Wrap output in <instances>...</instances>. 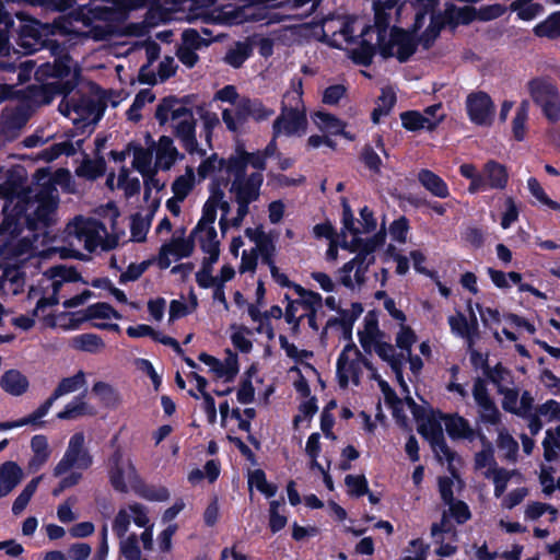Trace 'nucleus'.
<instances>
[{"label":"nucleus","instance_id":"nucleus-1","mask_svg":"<svg viewBox=\"0 0 560 560\" xmlns=\"http://www.w3.org/2000/svg\"><path fill=\"white\" fill-rule=\"evenodd\" d=\"M175 95L163 97L155 109V118L160 126H164L170 119L176 121L173 125V133L179 140L182 147L189 153L205 155L206 151L198 148L196 138V119L192 109L186 106H177Z\"/></svg>","mask_w":560,"mask_h":560},{"label":"nucleus","instance_id":"nucleus-2","mask_svg":"<svg viewBox=\"0 0 560 560\" xmlns=\"http://www.w3.org/2000/svg\"><path fill=\"white\" fill-rule=\"evenodd\" d=\"M532 101L541 109L542 116L550 122L560 121V92L548 77H535L527 84Z\"/></svg>","mask_w":560,"mask_h":560},{"label":"nucleus","instance_id":"nucleus-3","mask_svg":"<svg viewBox=\"0 0 560 560\" xmlns=\"http://www.w3.org/2000/svg\"><path fill=\"white\" fill-rule=\"evenodd\" d=\"M419 45V36L402 27L393 26L389 39L381 45L378 52L384 59L396 57L400 63H405L416 54Z\"/></svg>","mask_w":560,"mask_h":560},{"label":"nucleus","instance_id":"nucleus-4","mask_svg":"<svg viewBox=\"0 0 560 560\" xmlns=\"http://www.w3.org/2000/svg\"><path fill=\"white\" fill-rule=\"evenodd\" d=\"M93 464V456L85 447V436L83 432L74 433L68 443L62 458L57 463L54 468V476L60 477L68 470L75 467L78 469L86 470Z\"/></svg>","mask_w":560,"mask_h":560},{"label":"nucleus","instance_id":"nucleus-5","mask_svg":"<svg viewBox=\"0 0 560 560\" xmlns=\"http://www.w3.org/2000/svg\"><path fill=\"white\" fill-rule=\"evenodd\" d=\"M307 126L306 112L287 109L285 106H281L280 115L272 122V133L275 138L280 136L301 137L305 135Z\"/></svg>","mask_w":560,"mask_h":560},{"label":"nucleus","instance_id":"nucleus-6","mask_svg":"<svg viewBox=\"0 0 560 560\" xmlns=\"http://www.w3.org/2000/svg\"><path fill=\"white\" fill-rule=\"evenodd\" d=\"M494 103L483 91L471 92L466 98V112L469 120L477 126H491L494 116Z\"/></svg>","mask_w":560,"mask_h":560},{"label":"nucleus","instance_id":"nucleus-7","mask_svg":"<svg viewBox=\"0 0 560 560\" xmlns=\"http://www.w3.org/2000/svg\"><path fill=\"white\" fill-rule=\"evenodd\" d=\"M73 113H75L79 118L73 122L77 128H81L91 125L97 124L104 116V113L107 107L106 96L95 100L89 95L81 94L79 97H75V104L72 106Z\"/></svg>","mask_w":560,"mask_h":560},{"label":"nucleus","instance_id":"nucleus-8","mask_svg":"<svg viewBox=\"0 0 560 560\" xmlns=\"http://www.w3.org/2000/svg\"><path fill=\"white\" fill-rule=\"evenodd\" d=\"M57 208L58 198L50 195L39 198L36 209L26 217V229L36 232L40 229L50 228L55 223L52 215Z\"/></svg>","mask_w":560,"mask_h":560},{"label":"nucleus","instance_id":"nucleus-9","mask_svg":"<svg viewBox=\"0 0 560 560\" xmlns=\"http://www.w3.org/2000/svg\"><path fill=\"white\" fill-rule=\"evenodd\" d=\"M72 57L69 52L65 51L57 56L52 62L42 63L36 72L37 80H45L48 78L58 79L57 81H65L71 74Z\"/></svg>","mask_w":560,"mask_h":560},{"label":"nucleus","instance_id":"nucleus-10","mask_svg":"<svg viewBox=\"0 0 560 560\" xmlns=\"http://www.w3.org/2000/svg\"><path fill=\"white\" fill-rule=\"evenodd\" d=\"M80 78V69H75L72 78L66 81H55L43 84L39 94L44 104H49L56 96L68 97L77 88Z\"/></svg>","mask_w":560,"mask_h":560},{"label":"nucleus","instance_id":"nucleus-11","mask_svg":"<svg viewBox=\"0 0 560 560\" xmlns=\"http://www.w3.org/2000/svg\"><path fill=\"white\" fill-rule=\"evenodd\" d=\"M445 114L440 115L436 119H430L418 110H406L400 114L402 127L408 131H419L427 129L434 131L438 126L444 120Z\"/></svg>","mask_w":560,"mask_h":560},{"label":"nucleus","instance_id":"nucleus-12","mask_svg":"<svg viewBox=\"0 0 560 560\" xmlns=\"http://www.w3.org/2000/svg\"><path fill=\"white\" fill-rule=\"evenodd\" d=\"M23 470L18 463L8 460L0 465V498L7 497L22 481Z\"/></svg>","mask_w":560,"mask_h":560},{"label":"nucleus","instance_id":"nucleus-13","mask_svg":"<svg viewBox=\"0 0 560 560\" xmlns=\"http://www.w3.org/2000/svg\"><path fill=\"white\" fill-rule=\"evenodd\" d=\"M124 453L117 447L108 458V478L110 486L120 493H126L128 487L125 480V469L122 466Z\"/></svg>","mask_w":560,"mask_h":560},{"label":"nucleus","instance_id":"nucleus-14","mask_svg":"<svg viewBox=\"0 0 560 560\" xmlns=\"http://www.w3.org/2000/svg\"><path fill=\"white\" fill-rule=\"evenodd\" d=\"M249 117L250 107L248 105V97H243L235 104L234 114L228 108L222 112V120L231 132H237L240 127H243Z\"/></svg>","mask_w":560,"mask_h":560},{"label":"nucleus","instance_id":"nucleus-15","mask_svg":"<svg viewBox=\"0 0 560 560\" xmlns=\"http://www.w3.org/2000/svg\"><path fill=\"white\" fill-rule=\"evenodd\" d=\"M185 156L174 147V141L168 136H161L156 149V164L163 170L168 171L177 160Z\"/></svg>","mask_w":560,"mask_h":560},{"label":"nucleus","instance_id":"nucleus-16","mask_svg":"<svg viewBox=\"0 0 560 560\" xmlns=\"http://www.w3.org/2000/svg\"><path fill=\"white\" fill-rule=\"evenodd\" d=\"M418 180L434 197L445 199L451 195L446 182L431 170L421 168Z\"/></svg>","mask_w":560,"mask_h":560},{"label":"nucleus","instance_id":"nucleus-17","mask_svg":"<svg viewBox=\"0 0 560 560\" xmlns=\"http://www.w3.org/2000/svg\"><path fill=\"white\" fill-rule=\"evenodd\" d=\"M445 430L452 440L467 439L472 441L475 439V431L471 429L469 421L457 415L444 416Z\"/></svg>","mask_w":560,"mask_h":560},{"label":"nucleus","instance_id":"nucleus-18","mask_svg":"<svg viewBox=\"0 0 560 560\" xmlns=\"http://www.w3.org/2000/svg\"><path fill=\"white\" fill-rule=\"evenodd\" d=\"M482 173L487 179L489 189H504L509 182L506 167L494 161L489 160L482 167Z\"/></svg>","mask_w":560,"mask_h":560},{"label":"nucleus","instance_id":"nucleus-19","mask_svg":"<svg viewBox=\"0 0 560 560\" xmlns=\"http://www.w3.org/2000/svg\"><path fill=\"white\" fill-rule=\"evenodd\" d=\"M28 385L27 377L18 370H8L0 378L1 388L12 396L23 395L27 390Z\"/></svg>","mask_w":560,"mask_h":560},{"label":"nucleus","instance_id":"nucleus-20","mask_svg":"<svg viewBox=\"0 0 560 560\" xmlns=\"http://www.w3.org/2000/svg\"><path fill=\"white\" fill-rule=\"evenodd\" d=\"M3 219L10 223L13 228V236H19L23 232V223L26 224L27 206L24 201L16 202L12 208H9L8 205H4L3 210Z\"/></svg>","mask_w":560,"mask_h":560},{"label":"nucleus","instance_id":"nucleus-21","mask_svg":"<svg viewBox=\"0 0 560 560\" xmlns=\"http://www.w3.org/2000/svg\"><path fill=\"white\" fill-rule=\"evenodd\" d=\"M312 119L319 130L334 136L338 132H342V128L347 126V124L336 115L325 110L314 112Z\"/></svg>","mask_w":560,"mask_h":560},{"label":"nucleus","instance_id":"nucleus-22","mask_svg":"<svg viewBox=\"0 0 560 560\" xmlns=\"http://www.w3.org/2000/svg\"><path fill=\"white\" fill-rule=\"evenodd\" d=\"M281 106H285L287 109H293L298 112H306V107L303 101V80L300 77H294L291 80V90L283 95Z\"/></svg>","mask_w":560,"mask_h":560},{"label":"nucleus","instance_id":"nucleus-23","mask_svg":"<svg viewBox=\"0 0 560 560\" xmlns=\"http://www.w3.org/2000/svg\"><path fill=\"white\" fill-rule=\"evenodd\" d=\"M445 24V18L441 13H432L430 24L419 36L420 45L424 49H430L436 38L440 36V33L444 28Z\"/></svg>","mask_w":560,"mask_h":560},{"label":"nucleus","instance_id":"nucleus-24","mask_svg":"<svg viewBox=\"0 0 560 560\" xmlns=\"http://www.w3.org/2000/svg\"><path fill=\"white\" fill-rule=\"evenodd\" d=\"M70 346L79 351L97 353L105 347V343L98 335L85 332L74 336L70 341Z\"/></svg>","mask_w":560,"mask_h":560},{"label":"nucleus","instance_id":"nucleus-25","mask_svg":"<svg viewBox=\"0 0 560 560\" xmlns=\"http://www.w3.org/2000/svg\"><path fill=\"white\" fill-rule=\"evenodd\" d=\"M529 107V101L523 100L517 106L515 116L512 120L513 138L518 142L523 141L526 137V124L528 120Z\"/></svg>","mask_w":560,"mask_h":560},{"label":"nucleus","instance_id":"nucleus-26","mask_svg":"<svg viewBox=\"0 0 560 560\" xmlns=\"http://www.w3.org/2000/svg\"><path fill=\"white\" fill-rule=\"evenodd\" d=\"M218 163L219 170H225L229 174L234 175V180L244 179L246 176L247 161L241 152H236L229 159L221 158Z\"/></svg>","mask_w":560,"mask_h":560},{"label":"nucleus","instance_id":"nucleus-27","mask_svg":"<svg viewBox=\"0 0 560 560\" xmlns=\"http://www.w3.org/2000/svg\"><path fill=\"white\" fill-rule=\"evenodd\" d=\"M131 151L133 153L132 167L138 171L142 176L151 173L152 167V151L144 149L140 143L132 142Z\"/></svg>","mask_w":560,"mask_h":560},{"label":"nucleus","instance_id":"nucleus-28","mask_svg":"<svg viewBox=\"0 0 560 560\" xmlns=\"http://www.w3.org/2000/svg\"><path fill=\"white\" fill-rule=\"evenodd\" d=\"M376 51H378L377 45H373L369 40L362 39L359 46L351 50L350 58L353 63L358 66L370 67Z\"/></svg>","mask_w":560,"mask_h":560},{"label":"nucleus","instance_id":"nucleus-29","mask_svg":"<svg viewBox=\"0 0 560 560\" xmlns=\"http://www.w3.org/2000/svg\"><path fill=\"white\" fill-rule=\"evenodd\" d=\"M483 375L497 387L498 393H502L506 388L505 384L512 382L511 371L501 362H498L494 366H489Z\"/></svg>","mask_w":560,"mask_h":560},{"label":"nucleus","instance_id":"nucleus-30","mask_svg":"<svg viewBox=\"0 0 560 560\" xmlns=\"http://www.w3.org/2000/svg\"><path fill=\"white\" fill-rule=\"evenodd\" d=\"M195 186V174L191 167L186 168V173L174 179L172 191L177 201H184Z\"/></svg>","mask_w":560,"mask_h":560},{"label":"nucleus","instance_id":"nucleus-31","mask_svg":"<svg viewBox=\"0 0 560 560\" xmlns=\"http://www.w3.org/2000/svg\"><path fill=\"white\" fill-rule=\"evenodd\" d=\"M534 34L550 39L560 37V11L551 13L545 21L538 23L534 27Z\"/></svg>","mask_w":560,"mask_h":560},{"label":"nucleus","instance_id":"nucleus-32","mask_svg":"<svg viewBox=\"0 0 560 560\" xmlns=\"http://www.w3.org/2000/svg\"><path fill=\"white\" fill-rule=\"evenodd\" d=\"M121 319L122 316L109 303L97 302L89 305L84 311V319Z\"/></svg>","mask_w":560,"mask_h":560},{"label":"nucleus","instance_id":"nucleus-33","mask_svg":"<svg viewBox=\"0 0 560 560\" xmlns=\"http://www.w3.org/2000/svg\"><path fill=\"white\" fill-rule=\"evenodd\" d=\"M253 49L250 45L238 42L235 47L229 49L224 56V62L234 69H238L252 56Z\"/></svg>","mask_w":560,"mask_h":560},{"label":"nucleus","instance_id":"nucleus-34","mask_svg":"<svg viewBox=\"0 0 560 560\" xmlns=\"http://www.w3.org/2000/svg\"><path fill=\"white\" fill-rule=\"evenodd\" d=\"M136 493L151 502H165L170 499V491L164 486L140 483L135 488Z\"/></svg>","mask_w":560,"mask_h":560},{"label":"nucleus","instance_id":"nucleus-35","mask_svg":"<svg viewBox=\"0 0 560 560\" xmlns=\"http://www.w3.org/2000/svg\"><path fill=\"white\" fill-rule=\"evenodd\" d=\"M85 384V374L79 371L73 376L63 377L52 392L54 398L58 399L61 396L78 390Z\"/></svg>","mask_w":560,"mask_h":560},{"label":"nucleus","instance_id":"nucleus-36","mask_svg":"<svg viewBox=\"0 0 560 560\" xmlns=\"http://www.w3.org/2000/svg\"><path fill=\"white\" fill-rule=\"evenodd\" d=\"M240 371L237 354L228 350V357L224 363L219 362V368L214 369L218 378L224 377L225 382H232Z\"/></svg>","mask_w":560,"mask_h":560},{"label":"nucleus","instance_id":"nucleus-37","mask_svg":"<svg viewBox=\"0 0 560 560\" xmlns=\"http://www.w3.org/2000/svg\"><path fill=\"white\" fill-rule=\"evenodd\" d=\"M45 276L49 279H57L59 278L62 282H83L88 283L83 280L81 273L78 271L75 267H67L63 265H58L50 267L46 272Z\"/></svg>","mask_w":560,"mask_h":560},{"label":"nucleus","instance_id":"nucleus-38","mask_svg":"<svg viewBox=\"0 0 560 560\" xmlns=\"http://www.w3.org/2000/svg\"><path fill=\"white\" fill-rule=\"evenodd\" d=\"M373 378L377 382L381 392L384 395L385 404L392 408L394 417H398L401 411V400L396 392L390 387L387 381L383 380L377 373L373 374Z\"/></svg>","mask_w":560,"mask_h":560},{"label":"nucleus","instance_id":"nucleus-39","mask_svg":"<svg viewBox=\"0 0 560 560\" xmlns=\"http://www.w3.org/2000/svg\"><path fill=\"white\" fill-rule=\"evenodd\" d=\"M235 194V201L252 203L259 198L260 192L253 186H249L244 179L233 180L230 188Z\"/></svg>","mask_w":560,"mask_h":560},{"label":"nucleus","instance_id":"nucleus-40","mask_svg":"<svg viewBox=\"0 0 560 560\" xmlns=\"http://www.w3.org/2000/svg\"><path fill=\"white\" fill-rule=\"evenodd\" d=\"M85 393H82L73 398L72 401L67 404L65 408L57 413L60 420H71L86 413V402L83 400Z\"/></svg>","mask_w":560,"mask_h":560},{"label":"nucleus","instance_id":"nucleus-41","mask_svg":"<svg viewBox=\"0 0 560 560\" xmlns=\"http://www.w3.org/2000/svg\"><path fill=\"white\" fill-rule=\"evenodd\" d=\"M2 117L7 129L19 130L27 124L30 114L26 108L16 107L10 112H3Z\"/></svg>","mask_w":560,"mask_h":560},{"label":"nucleus","instance_id":"nucleus-42","mask_svg":"<svg viewBox=\"0 0 560 560\" xmlns=\"http://www.w3.org/2000/svg\"><path fill=\"white\" fill-rule=\"evenodd\" d=\"M349 351H353L358 358L361 357L360 350L353 343L352 340L349 341L345 346L343 350L340 352V354L337 359V363H336V375L338 378L339 386L341 388H347V376H346V374H343L342 371H343V368L346 366V364H348V360H349L348 352Z\"/></svg>","mask_w":560,"mask_h":560},{"label":"nucleus","instance_id":"nucleus-43","mask_svg":"<svg viewBox=\"0 0 560 560\" xmlns=\"http://www.w3.org/2000/svg\"><path fill=\"white\" fill-rule=\"evenodd\" d=\"M514 470L510 471L505 468H490L486 471V478H489L493 475V483H494V497L501 498L506 490L508 482L513 476Z\"/></svg>","mask_w":560,"mask_h":560},{"label":"nucleus","instance_id":"nucleus-44","mask_svg":"<svg viewBox=\"0 0 560 560\" xmlns=\"http://www.w3.org/2000/svg\"><path fill=\"white\" fill-rule=\"evenodd\" d=\"M57 399L54 398L52 395H50L37 409H35L32 413H30L26 417L22 418L23 425H33L35 428H42L45 425V421L42 420L44 418L49 409L52 407L54 402Z\"/></svg>","mask_w":560,"mask_h":560},{"label":"nucleus","instance_id":"nucleus-45","mask_svg":"<svg viewBox=\"0 0 560 560\" xmlns=\"http://www.w3.org/2000/svg\"><path fill=\"white\" fill-rule=\"evenodd\" d=\"M385 243V233L380 231L372 237L363 238V246L357 253V257L360 259V264H364L368 257L373 256L372 254L383 246Z\"/></svg>","mask_w":560,"mask_h":560},{"label":"nucleus","instance_id":"nucleus-46","mask_svg":"<svg viewBox=\"0 0 560 560\" xmlns=\"http://www.w3.org/2000/svg\"><path fill=\"white\" fill-rule=\"evenodd\" d=\"M106 161L103 155L94 156L93 160L83 161V175L89 179H97L106 173Z\"/></svg>","mask_w":560,"mask_h":560},{"label":"nucleus","instance_id":"nucleus-47","mask_svg":"<svg viewBox=\"0 0 560 560\" xmlns=\"http://www.w3.org/2000/svg\"><path fill=\"white\" fill-rule=\"evenodd\" d=\"M345 483L350 497L360 498L369 493V483L364 475H347Z\"/></svg>","mask_w":560,"mask_h":560},{"label":"nucleus","instance_id":"nucleus-48","mask_svg":"<svg viewBox=\"0 0 560 560\" xmlns=\"http://www.w3.org/2000/svg\"><path fill=\"white\" fill-rule=\"evenodd\" d=\"M527 187L530 194L544 206H547L549 209L558 211L560 210V203L550 199L540 183L535 177H529L527 180Z\"/></svg>","mask_w":560,"mask_h":560},{"label":"nucleus","instance_id":"nucleus-49","mask_svg":"<svg viewBox=\"0 0 560 560\" xmlns=\"http://www.w3.org/2000/svg\"><path fill=\"white\" fill-rule=\"evenodd\" d=\"M194 237L195 235L190 233L187 238L178 237L173 240L172 243L167 244L171 249V254L176 256L178 259L189 257L195 248Z\"/></svg>","mask_w":560,"mask_h":560},{"label":"nucleus","instance_id":"nucleus-50","mask_svg":"<svg viewBox=\"0 0 560 560\" xmlns=\"http://www.w3.org/2000/svg\"><path fill=\"white\" fill-rule=\"evenodd\" d=\"M417 430L418 433L428 442H431L444 434L440 421L432 417H429L424 422L419 423Z\"/></svg>","mask_w":560,"mask_h":560},{"label":"nucleus","instance_id":"nucleus-51","mask_svg":"<svg viewBox=\"0 0 560 560\" xmlns=\"http://www.w3.org/2000/svg\"><path fill=\"white\" fill-rule=\"evenodd\" d=\"M118 186L125 191L127 198H131L141 190V184L138 177H129L128 170L122 167L118 176Z\"/></svg>","mask_w":560,"mask_h":560},{"label":"nucleus","instance_id":"nucleus-52","mask_svg":"<svg viewBox=\"0 0 560 560\" xmlns=\"http://www.w3.org/2000/svg\"><path fill=\"white\" fill-rule=\"evenodd\" d=\"M360 161L364 164V166L374 174L381 173L382 167V159L375 152L371 144H365L360 153Z\"/></svg>","mask_w":560,"mask_h":560},{"label":"nucleus","instance_id":"nucleus-53","mask_svg":"<svg viewBox=\"0 0 560 560\" xmlns=\"http://www.w3.org/2000/svg\"><path fill=\"white\" fill-rule=\"evenodd\" d=\"M447 505L448 511L446 512L448 513L450 517H453L458 525L465 524L471 518V512L465 501L455 500Z\"/></svg>","mask_w":560,"mask_h":560},{"label":"nucleus","instance_id":"nucleus-54","mask_svg":"<svg viewBox=\"0 0 560 560\" xmlns=\"http://www.w3.org/2000/svg\"><path fill=\"white\" fill-rule=\"evenodd\" d=\"M217 209H218L217 205H213V203H210L207 201L205 202V205L202 207L201 218L198 221L197 225L191 231L192 235L203 232L206 226L214 224L215 219H217Z\"/></svg>","mask_w":560,"mask_h":560},{"label":"nucleus","instance_id":"nucleus-55","mask_svg":"<svg viewBox=\"0 0 560 560\" xmlns=\"http://www.w3.org/2000/svg\"><path fill=\"white\" fill-rule=\"evenodd\" d=\"M211 40L200 36L199 32L195 28H187L182 33V46L189 49H200L209 46Z\"/></svg>","mask_w":560,"mask_h":560},{"label":"nucleus","instance_id":"nucleus-56","mask_svg":"<svg viewBox=\"0 0 560 560\" xmlns=\"http://www.w3.org/2000/svg\"><path fill=\"white\" fill-rule=\"evenodd\" d=\"M153 259L143 260L140 264H130L126 271H124L119 277L120 283H127L131 281L138 280L152 265Z\"/></svg>","mask_w":560,"mask_h":560},{"label":"nucleus","instance_id":"nucleus-57","mask_svg":"<svg viewBox=\"0 0 560 560\" xmlns=\"http://www.w3.org/2000/svg\"><path fill=\"white\" fill-rule=\"evenodd\" d=\"M480 419L483 423L497 425L501 421V413L493 399L478 406Z\"/></svg>","mask_w":560,"mask_h":560},{"label":"nucleus","instance_id":"nucleus-58","mask_svg":"<svg viewBox=\"0 0 560 560\" xmlns=\"http://www.w3.org/2000/svg\"><path fill=\"white\" fill-rule=\"evenodd\" d=\"M390 23V15L384 11L376 10L374 14V26L377 34V46L386 42L387 31Z\"/></svg>","mask_w":560,"mask_h":560},{"label":"nucleus","instance_id":"nucleus-59","mask_svg":"<svg viewBox=\"0 0 560 560\" xmlns=\"http://www.w3.org/2000/svg\"><path fill=\"white\" fill-rule=\"evenodd\" d=\"M448 325H450L452 331L456 332L460 337L467 338L469 340L472 338V331L470 330V324L464 314L458 313L457 316H450Z\"/></svg>","mask_w":560,"mask_h":560},{"label":"nucleus","instance_id":"nucleus-60","mask_svg":"<svg viewBox=\"0 0 560 560\" xmlns=\"http://www.w3.org/2000/svg\"><path fill=\"white\" fill-rule=\"evenodd\" d=\"M504 205L505 210L502 213L500 224L502 229L506 230L518 220L520 209L512 197H506Z\"/></svg>","mask_w":560,"mask_h":560},{"label":"nucleus","instance_id":"nucleus-61","mask_svg":"<svg viewBox=\"0 0 560 560\" xmlns=\"http://www.w3.org/2000/svg\"><path fill=\"white\" fill-rule=\"evenodd\" d=\"M409 231V221L405 215L394 220L389 225V233L394 241L405 243Z\"/></svg>","mask_w":560,"mask_h":560},{"label":"nucleus","instance_id":"nucleus-62","mask_svg":"<svg viewBox=\"0 0 560 560\" xmlns=\"http://www.w3.org/2000/svg\"><path fill=\"white\" fill-rule=\"evenodd\" d=\"M120 552L126 560H141V550L136 535L129 536L121 542Z\"/></svg>","mask_w":560,"mask_h":560},{"label":"nucleus","instance_id":"nucleus-63","mask_svg":"<svg viewBox=\"0 0 560 560\" xmlns=\"http://www.w3.org/2000/svg\"><path fill=\"white\" fill-rule=\"evenodd\" d=\"M346 93L347 89L342 84L329 85L323 92L322 102L326 105H337Z\"/></svg>","mask_w":560,"mask_h":560},{"label":"nucleus","instance_id":"nucleus-64","mask_svg":"<svg viewBox=\"0 0 560 560\" xmlns=\"http://www.w3.org/2000/svg\"><path fill=\"white\" fill-rule=\"evenodd\" d=\"M92 392L97 395L106 405L116 401L118 398L117 393L113 386L102 381L94 383Z\"/></svg>","mask_w":560,"mask_h":560}]
</instances>
